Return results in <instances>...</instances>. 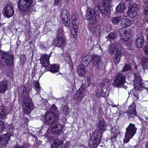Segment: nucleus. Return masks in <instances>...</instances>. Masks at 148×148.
I'll use <instances>...</instances> for the list:
<instances>
[{"label": "nucleus", "instance_id": "55", "mask_svg": "<svg viewBox=\"0 0 148 148\" xmlns=\"http://www.w3.org/2000/svg\"><path fill=\"white\" fill-rule=\"evenodd\" d=\"M25 92L24 91L23 92V94H22L23 95H24L25 94Z\"/></svg>", "mask_w": 148, "mask_h": 148}, {"label": "nucleus", "instance_id": "24", "mask_svg": "<svg viewBox=\"0 0 148 148\" xmlns=\"http://www.w3.org/2000/svg\"><path fill=\"white\" fill-rule=\"evenodd\" d=\"M77 71L79 76L80 77L84 76L86 72L84 69V66L82 64L78 66Z\"/></svg>", "mask_w": 148, "mask_h": 148}, {"label": "nucleus", "instance_id": "50", "mask_svg": "<svg viewBox=\"0 0 148 148\" xmlns=\"http://www.w3.org/2000/svg\"><path fill=\"white\" fill-rule=\"evenodd\" d=\"M86 78L87 81L90 80L91 77L89 75H88L86 76Z\"/></svg>", "mask_w": 148, "mask_h": 148}, {"label": "nucleus", "instance_id": "58", "mask_svg": "<svg viewBox=\"0 0 148 148\" xmlns=\"http://www.w3.org/2000/svg\"><path fill=\"white\" fill-rule=\"evenodd\" d=\"M88 27H89V28H90V26H89V25L88 26Z\"/></svg>", "mask_w": 148, "mask_h": 148}, {"label": "nucleus", "instance_id": "22", "mask_svg": "<svg viewBox=\"0 0 148 148\" xmlns=\"http://www.w3.org/2000/svg\"><path fill=\"white\" fill-rule=\"evenodd\" d=\"M119 36L120 39L123 41H127L130 36L129 32L127 30H125L120 33Z\"/></svg>", "mask_w": 148, "mask_h": 148}, {"label": "nucleus", "instance_id": "4", "mask_svg": "<svg viewBox=\"0 0 148 148\" xmlns=\"http://www.w3.org/2000/svg\"><path fill=\"white\" fill-rule=\"evenodd\" d=\"M101 132L99 130H96L89 140L88 146L89 148H96L101 140Z\"/></svg>", "mask_w": 148, "mask_h": 148}, {"label": "nucleus", "instance_id": "39", "mask_svg": "<svg viewBox=\"0 0 148 148\" xmlns=\"http://www.w3.org/2000/svg\"><path fill=\"white\" fill-rule=\"evenodd\" d=\"M116 37V33L114 32H110L106 38L109 39H114Z\"/></svg>", "mask_w": 148, "mask_h": 148}, {"label": "nucleus", "instance_id": "2", "mask_svg": "<svg viewBox=\"0 0 148 148\" xmlns=\"http://www.w3.org/2000/svg\"><path fill=\"white\" fill-rule=\"evenodd\" d=\"M51 53L49 55L44 54L41 56L40 58V63L42 66L45 68H49V71L52 73L58 72L59 66L58 65L54 64L49 65V59L51 56Z\"/></svg>", "mask_w": 148, "mask_h": 148}, {"label": "nucleus", "instance_id": "42", "mask_svg": "<svg viewBox=\"0 0 148 148\" xmlns=\"http://www.w3.org/2000/svg\"><path fill=\"white\" fill-rule=\"evenodd\" d=\"M64 32L62 29L60 28L57 31L58 36H61L60 37H62L64 34Z\"/></svg>", "mask_w": 148, "mask_h": 148}, {"label": "nucleus", "instance_id": "13", "mask_svg": "<svg viewBox=\"0 0 148 148\" xmlns=\"http://www.w3.org/2000/svg\"><path fill=\"white\" fill-rule=\"evenodd\" d=\"M126 77L121 73L118 75L115 80V84L117 86L123 85L125 82Z\"/></svg>", "mask_w": 148, "mask_h": 148}, {"label": "nucleus", "instance_id": "21", "mask_svg": "<svg viewBox=\"0 0 148 148\" xmlns=\"http://www.w3.org/2000/svg\"><path fill=\"white\" fill-rule=\"evenodd\" d=\"M50 112L47 113L45 114L43 119V121H45L46 119V116L47 114L51 113L52 114L53 118L57 117L58 118V117L57 114H56V113L57 112V108L54 105H53L49 108Z\"/></svg>", "mask_w": 148, "mask_h": 148}, {"label": "nucleus", "instance_id": "57", "mask_svg": "<svg viewBox=\"0 0 148 148\" xmlns=\"http://www.w3.org/2000/svg\"><path fill=\"white\" fill-rule=\"evenodd\" d=\"M1 23H0V26H1Z\"/></svg>", "mask_w": 148, "mask_h": 148}, {"label": "nucleus", "instance_id": "48", "mask_svg": "<svg viewBox=\"0 0 148 148\" xmlns=\"http://www.w3.org/2000/svg\"><path fill=\"white\" fill-rule=\"evenodd\" d=\"M25 145H22V146L19 145H16L15 148H25Z\"/></svg>", "mask_w": 148, "mask_h": 148}, {"label": "nucleus", "instance_id": "8", "mask_svg": "<svg viewBox=\"0 0 148 148\" xmlns=\"http://www.w3.org/2000/svg\"><path fill=\"white\" fill-rule=\"evenodd\" d=\"M1 45L0 44V47ZM0 58L2 59L7 65H10L13 63L14 56L0 49Z\"/></svg>", "mask_w": 148, "mask_h": 148}, {"label": "nucleus", "instance_id": "26", "mask_svg": "<svg viewBox=\"0 0 148 148\" xmlns=\"http://www.w3.org/2000/svg\"><path fill=\"white\" fill-rule=\"evenodd\" d=\"M8 81L6 80H4L0 84V92L3 93L5 92L7 90L8 87Z\"/></svg>", "mask_w": 148, "mask_h": 148}, {"label": "nucleus", "instance_id": "45", "mask_svg": "<svg viewBox=\"0 0 148 148\" xmlns=\"http://www.w3.org/2000/svg\"><path fill=\"white\" fill-rule=\"evenodd\" d=\"M133 95L134 97H135L136 99H138V93L137 92L136 90H134L133 92Z\"/></svg>", "mask_w": 148, "mask_h": 148}, {"label": "nucleus", "instance_id": "47", "mask_svg": "<svg viewBox=\"0 0 148 148\" xmlns=\"http://www.w3.org/2000/svg\"><path fill=\"white\" fill-rule=\"evenodd\" d=\"M116 137H114V136H112L111 138V141L113 143L116 140L115 138Z\"/></svg>", "mask_w": 148, "mask_h": 148}, {"label": "nucleus", "instance_id": "30", "mask_svg": "<svg viewBox=\"0 0 148 148\" xmlns=\"http://www.w3.org/2000/svg\"><path fill=\"white\" fill-rule=\"evenodd\" d=\"M98 126L100 130L98 129L101 132L102 134V131L106 130V123L103 120H101L98 124Z\"/></svg>", "mask_w": 148, "mask_h": 148}, {"label": "nucleus", "instance_id": "37", "mask_svg": "<svg viewBox=\"0 0 148 148\" xmlns=\"http://www.w3.org/2000/svg\"><path fill=\"white\" fill-rule=\"evenodd\" d=\"M34 86L35 87V89L36 90L38 93L40 92V87L39 86V83L37 81H35L34 83Z\"/></svg>", "mask_w": 148, "mask_h": 148}, {"label": "nucleus", "instance_id": "6", "mask_svg": "<svg viewBox=\"0 0 148 148\" xmlns=\"http://www.w3.org/2000/svg\"><path fill=\"white\" fill-rule=\"evenodd\" d=\"M137 128L135 125L130 123L128 127L126 129L125 134V135L123 142L127 143L128 142L130 139L134 135L136 132Z\"/></svg>", "mask_w": 148, "mask_h": 148}, {"label": "nucleus", "instance_id": "28", "mask_svg": "<svg viewBox=\"0 0 148 148\" xmlns=\"http://www.w3.org/2000/svg\"><path fill=\"white\" fill-rule=\"evenodd\" d=\"M121 54L119 50L116 51L115 56L113 58V60L114 64H117L120 61Z\"/></svg>", "mask_w": 148, "mask_h": 148}, {"label": "nucleus", "instance_id": "54", "mask_svg": "<svg viewBox=\"0 0 148 148\" xmlns=\"http://www.w3.org/2000/svg\"><path fill=\"white\" fill-rule=\"evenodd\" d=\"M146 148H148V142L146 144Z\"/></svg>", "mask_w": 148, "mask_h": 148}, {"label": "nucleus", "instance_id": "7", "mask_svg": "<svg viewBox=\"0 0 148 148\" xmlns=\"http://www.w3.org/2000/svg\"><path fill=\"white\" fill-rule=\"evenodd\" d=\"M86 16L88 19L89 25H94L95 24L99 17L95 11L90 8H88L87 10Z\"/></svg>", "mask_w": 148, "mask_h": 148}, {"label": "nucleus", "instance_id": "52", "mask_svg": "<svg viewBox=\"0 0 148 148\" xmlns=\"http://www.w3.org/2000/svg\"><path fill=\"white\" fill-rule=\"evenodd\" d=\"M87 81V82L88 84V86H90L91 85V81L89 80V81Z\"/></svg>", "mask_w": 148, "mask_h": 148}, {"label": "nucleus", "instance_id": "34", "mask_svg": "<svg viewBox=\"0 0 148 148\" xmlns=\"http://www.w3.org/2000/svg\"><path fill=\"white\" fill-rule=\"evenodd\" d=\"M90 57L88 55L85 56L83 58L82 61L83 62L85 63L86 64V65L87 66L90 62L91 60L90 59Z\"/></svg>", "mask_w": 148, "mask_h": 148}, {"label": "nucleus", "instance_id": "20", "mask_svg": "<svg viewBox=\"0 0 148 148\" xmlns=\"http://www.w3.org/2000/svg\"><path fill=\"white\" fill-rule=\"evenodd\" d=\"M92 62L95 64H96L98 69L101 68L102 66L101 62L100 56L96 55H94L92 60Z\"/></svg>", "mask_w": 148, "mask_h": 148}, {"label": "nucleus", "instance_id": "10", "mask_svg": "<svg viewBox=\"0 0 148 148\" xmlns=\"http://www.w3.org/2000/svg\"><path fill=\"white\" fill-rule=\"evenodd\" d=\"M79 16L76 13H74L73 14L72 16V23L71 25L72 28L71 29V33L72 34H75L77 33L78 29L77 25L79 23Z\"/></svg>", "mask_w": 148, "mask_h": 148}, {"label": "nucleus", "instance_id": "16", "mask_svg": "<svg viewBox=\"0 0 148 148\" xmlns=\"http://www.w3.org/2000/svg\"><path fill=\"white\" fill-rule=\"evenodd\" d=\"M85 89L82 86L77 91L75 95V99L78 101L80 102L82 99Z\"/></svg>", "mask_w": 148, "mask_h": 148}, {"label": "nucleus", "instance_id": "29", "mask_svg": "<svg viewBox=\"0 0 148 148\" xmlns=\"http://www.w3.org/2000/svg\"><path fill=\"white\" fill-rule=\"evenodd\" d=\"M131 21L129 19H123L121 20V25L123 27H128L131 25Z\"/></svg>", "mask_w": 148, "mask_h": 148}, {"label": "nucleus", "instance_id": "1", "mask_svg": "<svg viewBox=\"0 0 148 148\" xmlns=\"http://www.w3.org/2000/svg\"><path fill=\"white\" fill-rule=\"evenodd\" d=\"M52 116L51 113L47 114L44 123L50 125L52 132L60 134L62 131V127L58 122V118L57 117L53 118Z\"/></svg>", "mask_w": 148, "mask_h": 148}, {"label": "nucleus", "instance_id": "5", "mask_svg": "<svg viewBox=\"0 0 148 148\" xmlns=\"http://www.w3.org/2000/svg\"><path fill=\"white\" fill-rule=\"evenodd\" d=\"M24 95L22 104L23 110L24 113H29L34 108V105L31 99L29 97V94Z\"/></svg>", "mask_w": 148, "mask_h": 148}, {"label": "nucleus", "instance_id": "9", "mask_svg": "<svg viewBox=\"0 0 148 148\" xmlns=\"http://www.w3.org/2000/svg\"><path fill=\"white\" fill-rule=\"evenodd\" d=\"M112 0H103L102 7H100L99 11L102 13L106 14L110 12L112 9L111 5Z\"/></svg>", "mask_w": 148, "mask_h": 148}, {"label": "nucleus", "instance_id": "25", "mask_svg": "<svg viewBox=\"0 0 148 148\" xmlns=\"http://www.w3.org/2000/svg\"><path fill=\"white\" fill-rule=\"evenodd\" d=\"M8 114V110L6 107L3 106L0 107V118L4 119Z\"/></svg>", "mask_w": 148, "mask_h": 148}, {"label": "nucleus", "instance_id": "19", "mask_svg": "<svg viewBox=\"0 0 148 148\" xmlns=\"http://www.w3.org/2000/svg\"><path fill=\"white\" fill-rule=\"evenodd\" d=\"M144 37L142 35L140 34L138 36L136 41L135 45L138 48H142L144 45Z\"/></svg>", "mask_w": 148, "mask_h": 148}, {"label": "nucleus", "instance_id": "53", "mask_svg": "<svg viewBox=\"0 0 148 148\" xmlns=\"http://www.w3.org/2000/svg\"><path fill=\"white\" fill-rule=\"evenodd\" d=\"M43 72H42V71L41 70L40 71V75H41V76H42V75L43 74Z\"/></svg>", "mask_w": 148, "mask_h": 148}, {"label": "nucleus", "instance_id": "56", "mask_svg": "<svg viewBox=\"0 0 148 148\" xmlns=\"http://www.w3.org/2000/svg\"><path fill=\"white\" fill-rule=\"evenodd\" d=\"M44 69V68L42 67L41 68V70H43Z\"/></svg>", "mask_w": 148, "mask_h": 148}, {"label": "nucleus", "instance_id": "12", "mask_svg": "<svg viewBox=\"0 0 148 148\" xmlns=\"http://www.w3.org/2000/svg\"><path fill=\"white\" fill-rule=\"evenodd\" d=\"M135 77V81L134 84V88L135 90L137 91L142 90L143 87L142 80L140 77V75L139 73L134 74Z\"/></svg>", "mask_w": 148, "mask_h": 148}, {"label": "nucleus", "instance_id": "41", "mask_svg": "<svg viewBox=\"0 0 148 148\" xmlns=\"http://www.w3.org/2000/svg\"><path fill=\"white\" fill-rule=\"evenodd\" d=\"M131 68L130 66L128 64H125L123 68V71H126L130 70Z\"/></svg>", "mask_w": 148, "mask_h": 148}, {"label": "nucleus", "instance_id": "3", "mask_svg": "<svg viewBox=\"0 0 148 148\" xmlns=\"http://www.w3.org/2000/svg\"><path fill=\"white\" fill-rule=\"evenodd\" d=\"M33 3L32 0H18V9L22 15L27 14Z\"/></svg>", "mask_w": 148, "mask_h": 148}, {"label": "nucleus", "instance_id": "33", "mask_svg": "<svg viewBox=\"0 0 148 148\" xmlns=\"http://www.w3.org/2000/svg\"><path fill=\"white\" fill-rule=\"evenodd\" d=\"M142 65L144 69H148V58H143L142 60Z\"/></svg>", "mask_w": 148, "mask_h": 148}, {"label": "nucleus", "instance_id": "32", "mask_svg": "<svg viewBox=\"0 0 148 148\" xmlns=\"http://www.w3.org/2000/svg\"><path fill=\"white\" fill-rule=\"evenodd\" d=\"M109 85V80L108 78H106L102 81L101 84V86L102 88H106L108 87Z\"/></svg>", "mask_w": 148, "mask_h": 148}, {"label": "nucleus", "instance_id": "18", "mask_svg": "<svg viewBox=\"0 0 148 148\" xmlns=\"http://www.w3.org/2000/svg\"><path fill=\"white\" fill-rule=\"evenodd\" d=\"M138 11L137 5L136 4H133L129 6L128 13L133 17H135L137 15Z\"/></svg>", "mask_w": 148, "mask_h": 148}, {"label": "nucleus", "instance_id": "27", "mask_svg": "<svg viewBox=\"0 0 148 148\" xmlns=\"http://www.w3.org/2000/svg\"><path fill=\"white\" fill-rule=\"evenodd\" d=\"M63 143V142L60 140L56 139L54 141L51 148H62Z\"/></svg>", "mask_w": 148, "mask_h": 148}, {"label": "nucleus", "instance_id": "23", "mask_svg": "<svg viewBox=\"0 0 148 148\" xmlns=\"http://www.w3.org/2000/svg\"><path fill=\"white\" fill-rule=\"evenodd\" d=\"M65 41V39L62 37L58 36L54 40L55 45L58 47H60L64 44Z\"/></svg>", "mask_w": 148, "mask_h": 148}, {"label": "nucleus", "instance_id": "38", "mask_svg": "<svg viewBox=\"0 0 148 148\" xmlns=\"http://www.w3.org/2000/svg\"><path fill=\"white\" fill-rule=\"evenodd\" d=\"M102 91H101L100 95L98 94H97L96 95L97 96H100L101 95L102 97H104L107 96L108 95V93L106 92V88H105L103 89L102 88Z\"/></svg>", "mask_w": 148, "mask_h": 148}, {"label": "nucleus", "instance_id": "40", "mask_svg": "<svg viewBox=\"0 0 148 148\" xmlns=\"http://www.w3.org/2000/svg\"><path fill=\"white\" fill-rule=\"evenodd\" d=\"M62 110L64 114L66 115L68 114L69 113V108L67 106H64L62 107Z\"/></svg>", "mask_w": 148, "mask_h": 148}, {"label": "nucleus", "instance_id": "36", "mask_svg": "<svg viewBox=\"0 0 148 148\" xmlns=\"http://www.w3.org/2000/svg\"><path fill=\"white\" fill-rule=\"evenodd\" d=\"M125 7L123 4H120L116 8V11L119 12H123L124 10L125 9Z\"/></svg>", "mask_w": 148, "mask_h": 148}, {"label": "nucleus", "instance_id": "17", "mask_svg": "<svg viewBox=\"0 0 148 148\" xmlns=\"http://www.w3.org/2000/svg\"><path fill=\"white\" fill-rule=\"evenodd\" d=\"M10 136L6 134L2 135L0 137V147L6 145L10 139Z\"/></svg>", "mask_w": 148, "mask_h": 148}, {"label": "nucleus", "instance_id": "35", "mask_svg": "<svg viewBox=\"0 0 148 148\" xmlns=\"http://www.w3.org/2000/svg\"><path fill=\"white\" fill-rule=\"evenodd\" d=\"M121 20V18L120 17H115L112 19V23L114 25L118 24Z\"/></svg>", "mask_w": 148, "mask_h": 148}, {"label": "nucleus", "instance_id": "43", "mask_svg": "<svg viewBox=\"0 0 148 148\" xmlns=\"http://www.w3.org/2000/svg\"><path fill=\"white\" fill-rule=\"evenodd\" d=\"M5 124L4 122L2 121H0V132H1L4 129Z\"/></svg>", "mask_w": 148, "mask_h": 148}, {"label": "nucleus", "instance_id": "46", "mask_svg": "<svg viewBox=\"0 0 148 148\" xmlns=\"http://www.w3.org/2000/svg\"><path fill=\"white\" fill-rule=\"evenodd\" d=\"M143 50L144 52H145V53L147 54L148 53V46L146 45L145 46Z\"/></svg>", "mask_w": 148, "mask_h": 148}, {"label": "nucleus", "instance_id": "15", "mask_svg": "<svg viewBox=\"0 0 148 148\" xmlns=\"http://www.w3.org/2000/svg\"><path fill=\"white\" fill-rule=\"evenodd\" d=\"M14 13V10L11 5H8L5 7L3 14L6 17L10 18L13 15Z\"/></svg>", "mask_w": 148, "mask_h": 148}, {"label": "nucleus", "instance_id": "51", "mask_svg": "<svg viewBox=\"0 0 148 148\" xmlns=\"http://www.w3.org/2000/svg\"><path fill=\"white\" fill-rule=\"evenodd\" d=\"M60 1V0H55V4H58Z\"/></svg>", "mask_w": 148, "mask_h": 148}, {"label": "nucleus", "instance_id": "14", "mask_svg": "<svg viewBox=\"0 0 148 148\" xmlns=\"http://www.w3.org/2000/svg\"><path fill=\"white\" fill-rule=\"evenodd\" d=\"M136 108V105L134 102H133L129 106L127 112L128 117H134L136 115L137 113Z\"/></svg>", "mask_w": 148, "mask_h": 148}, {"label": "nucleus", "instance_id": "31", "mask_svg": "<svg viewBox=\"0 0 148 148\" xmlns=\"http://www.w3.org/2000/svg\"><path fill=\"white\" fill-rule=\"evenodd\" d=\"M111 130L112 132L111 136H114V137H116L119 132L118 127L116 126L113 127L111 129Z\"/></svg>", "mask_w": 148, "mask_h": 148}, {"label": "nucleus", "instance_id": "49", "mask_svg": "<svg viewBox=\"0 0 148 148\" xmlns=\"http://www.w3.org/2000/svg\"><path fill=\"white\" fill-rule=\"evenodd\" d=\"M109 52L111 54H112L114 53V51L112 48H110V50H109Z\"/></svg>", "mask_w": 148, "mask_h": 148}, {"label": "nucleus", "instance_id": "11", "mask_svg": "<svg viewBox=\"0 0 148 148\" xmlns=\"http://www.w3.org/2000/svg\"><path fill=\"white\" fill-rule=\"evenodd\" d=\"M61 16L62 22L64 25L69 28L70 26L71 21L70 20L69 14L68 11L65 9L63 10L61 12Z\"/></svg>", "mask_w": 148, "mask_h": 148}, {"label": "nucleus", "instance_id": "44", "mask_svg": "<svg viewBox=\"0 0 148 148\" xmlns=\"http://www.w3.org/2000/svg\"><path fill=\"white\" fill-rule=\"evenodd\" d=\"M143 10L144 11V12L146 14H148V5H145L144 6L143 8Z\"/></svg>", "mask_w": 148, "mask_h": 148}]
</instances>
